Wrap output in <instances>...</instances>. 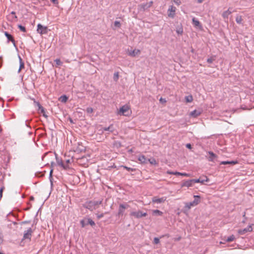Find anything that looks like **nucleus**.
Masks as SVG:
<instances>
[{"instance_id":"1","label":"nucleus","mask_w":254,"mask_h":254,"mask_svg":"<svg viewBox=\"0 0 254 254\" xmlns=\"http://www.w3.org/2000/svg\"><path fill=\"white\" fill-rule=\"evenodd\" d=\"M102 201H86L82 204V206L86 209H89L91 211L97 209L100 204L102 203Z\"/></svg>"},{"instance_id":"2","label":"nucleus","mask_w":254,"mask_h":254,"mask_svg":"<svg viewBox=\"0 0 254 254\" xmlns=\"http://www.w3.org/2000/svg\"><path fill=\"white\" fill-rule=\"evenodd\" d=\"M33 104L34 107L39 114H42V116L46 119H48V116L46 114V109L40 104L39 102H37L33 99Z\"/></svg>"},{"instance_id":"3","label":"nucleus","mask_w":254,"mask_h":254,"mask_svg":"<svg viewBox=\"0 0 254 254\" xmlns=\"http://www.w3.org/2000/svg\"><path fill=\"white\" fill-rule=\"evenodd\" d=\"M193 201L190 202H188L186 204L185 207L188 209H190L191 207L197 205L200 202V197L199 195H194Z\"/></svg>"},{"instance_id":"4","label":"nucleus","mask_w":254,"mask_h":254,"mask_svg":"<svg viewBox=\"0 0 254 254\" xmlns=\"http://www.w3.org/2000/svg\"><path fill=\"white\" fill-rule=\"evenodd\" d=\"M80 223L82 228L85 227L88 224L90 225L92 227L95 226V222L91 218H84L80 220Z\"/></svg>"},{"instance_id":"5","label":"nucleus","mask_w":254,"mask_h":254,"mask_svg":"<svg viewBox=\"0 0 254 254\" xmlns=\"http://www.w3.org/2000/svg\"><path fill=\"white\" fill-rule=\"evenodd\" d=\"M129 207V205L127 203L120 204L119 205L117 215L119 216H123L124 214L125 210L128 208Z\"/></svg>"},{"instance_id":"6","label":"nucleus","mask_w":254,"mask_h":254,"mask_svg":"<svg viewBox=\"0 0 254 254\" xmlns=\"http://www.w3.org/2000/svg\"><path fill=\"white\" fill-rule=\"evenodd\" d=\"M131 216H133L136 218H140L142 217H145L147 215L146 212H143L141 211L138 210L137 211H133L130 213Z\"/></svg>"},{"instance_id":"7","label":"nucleus","mask_w":254,"mask_h":254,"mask_svg":"<svg viewBox=\"0 0 254 254\" xmlns=\"http://www.w3.org/2000/svg\"><path fill=\"white\" fill-rule=\"evenodd\" d=\"M37 32L40 34H45L48 33V29L47 27L43 26L41 24L37 25Z\"/></svg>"},{"instance_id":"8","label":"nucleus","mask_w":254,"mask_h":254,"mask_svg":"<svg viewBox=\"0 0 254 254\" xmlns=\"http://www.w3.org/2000/svg\"><path fill=\"white\" fill-rule=\"evenodd\" d=\"M176 7L174 5H170L168 10V15L169 17L174 18L175 15Z\"/></svg>"},{"instance_id":"9","label":"nucleus","mask_w":254,"mask_h":254,"mask_svg":"<svg viewBox=\"0 0 254 254\" xmlns=\"http://www.w3.org/2000/svg\"><path fill=\"white\" fill-rule=\"evenodd\" d=\"M253 231V228L252 225H249L247 228H245L243 229H240L238 230V232L240 235H244L247 232H250Z\"/></svg>"},{"instance_id":"10","label":"nucleus","mask_w":254,"mask_h":254,"mask_svg":"<svg viewBox=\"0 0 254 254\" xmlns=\"http://www.w3.org/2000/svg\"><path fill=\"white\" fill-rule=\"evenodd\" d=\"M202 110L199 109L198 110H194L190 113V115L192 118H197L202 113Z\"/></svg>"},{"instance_id":"11","label":"nucleus","mask_w":254,"mask_h":254,"mask_svg":"<svg viewBox=\"0 0 254 254\" xmlns=\"http://www.w3.org/2000/svg\"><path fill=\"white\" fill-rule=\"evenodd\" d=\"M194 182L193 179L185 181L182 183L181 185V187H187L189 188L192 186Z\"/></svg>"},{"instance_id":"12","label":"nucleus","mask_w":254,"mask_h":254,"mask_svg":"<svg viewBox=\"0 0 254 254\" xmlns=\"http://www.w3.org/2000/svg\"><path fill=\"white\" fill-rule=\"evenodd\" d=\"M166 199V198L165 197H162L161 198H158L157 197H153L152 198V202L153 203H161L164 202Z\"/></svg>"},{"instance_id":"13","label":"nucleus","mask_w":254,"mask_h":254,"mask_svg":"<svg viewBox=\"0 0 254 254\" xmlns=\"http://www.w3.org/2000/svg\"><path fill=\"white\" fill-rule=\"evenodd\" d=\"M204 179H202L201 177L197 179H193L194 183H201V184H203L205 182H208L209 179L206 177H204Z\"/></svg>"},{"instance_id":"14","label":"nucleus","mask_w":254,"mask_h":254,"mask_svg":"<svg viewBox=\"0 0 254 254\" xmlns=\"http://www.w3.org/2000/svg\"><path fill=\"white\" fill-rule=\"evenodd\" d=\"M149 8V7H148L146 3H144L138 5V9L139 11L144 12Z\"/></svg>"},{"instance_id":"15","label":"nucleus","mask_w":254,"mask_h":254,"mask_svg":"<svg viewBox=\"0 0 254 254\" xmlns=\"http://www.w3.org/2000/svg\"><path fill=\"white\" fill-rule=\"evenodd\" d=\"M128 110L129 108L127 106H123L120 109L119 114H122L124 116H127L126 113V112H128Z\"/></svg>"},{"instance_id":"16","label":"nucleus","mask_w":254,"mask_h":254,"mask_svg":"<svg viewBox=\"0 0 254 254\" xmlns=\"http://www.w3.org/2000/svg\"><path fill=\"white\" fill-rule=\"evenodd\" d=\"M4 35L7 38L8 42L11 41L13 44L14 46H15V40L13 36L6 31L4 32Z\"/></svg>"},{"instance_id":"17","label":"nucleus","mask_w":254,"mask_h":254,"mask_svg":"<svg viewBox=\"0 0 254 254\" xmlns=\"http://www.w3.org/2000/svg\"><path fill=\"white\" fill-rule=\"evenodd\" d=\"M32 235V229L30 228L27 230V232L24 233L23 239H28L30 240V237Z\"/></svg>"},{"instance_id":"18","label":"nucleus","mask_w":254,"mask_h":254,"mask_svg":"<svg viewBox=\"0 0 254 254\" xmlns=\"http://www.w3.org/2000/svg\"><path fill=\"white\" fill-rule=\"evenodd\" d=\"M71 162L70 159L66 160L65 162H63L64 165H62V168L64 170H68L70 169V165Z\"/></svg>"},{"instance_id":"19","label":"nucleus","mask_w":254,"mask_h":254,"mask_svg":"<svg viewBox=\"0 0 254 254\" xmlns=\"http://www.w3.org/2000/svg\"><path fill=\"white\" fill-rule=\"evenodd\" d=\"M209 157L208 158L209 161L213 162L217 157V155L212 151H209L208 152Z\"/></svg>"},{"instance_id":"20","label":"nucleus","mask_w":254,"mask_h":254,"mask_svg":"<svg viewBox=\"0 0 254 254\" xmlns=\"http://www.w3.org/2000/svg\"><path fill=\"white\" fill-rule=\"evenodd\" d=\"M192 24L194 27H198L199 28H202V25L200 22L195 17H193L192 19Z\"/></svg>"},{"instance_id":"21","label":"nucleus","mask_w":254,"mask_h":254,"mask_svg":"<svg viewBox=\"0 0 254 254\" xmlns=\"http://www.w3.org/2000/svg\"><path fill=\"white\" fill-rule=\"evenodd\" d=\"M238 163V161L237 160H235V161H222L220 162V165H235V164H237Z\"/></svg>"},{"instance_id":"22","label":"nucleus","mask_w":254,"mask_h":254,"mask_svg":"<svg viewBox=\"0 0 254 254\" xmlns=\"http://www.w3.org/2000/svg\"><path fill=\"white\" fill-rule=\"evenodd\" d=\"M140 51L139 50H134L129 53V55L131 57H135L136 55L140 54Z\"/></svg>"},{"instance_id":"23","label":"nucleus","mask_w":254,"mask_h":254,"mask_svg":"<svg viewBox=\"0 0 254 254\" xmlns=\"http://www.w3.org/2000/svg\"><path fill=\"white\" fill-rule=\"evenodd\" d=\"M56 159L57 164L62 167V165H64L62 159L58 157L57 155H56Z\"/></svg>"},{"instance_id":"24","label":"nucleus","mask_w":254,"mask_h":254,"mask_svg":"<svg viewBox=\"0 0 254 254\" xmlns=\"http://www.w3.org/2000/svg\"><path fill=\"white\" fill-rule=\"evenodd\" d=\"M67 100L68 97L65 95L61 96L59 98V100L62 103H65Z\"/></svg>"},{"instance_id":"25","label":"nucleus","mask_w":254,"mask_h":254,"mask_svg":"<svg viewBox=\"0 0 254 254\" xmlns=\"http://www.w3.org/2000/svg\"><path fill=\"white\" fill-rule=\"evenodd\" d=\"M153 214L154 215H159L161 216L163 214V212L159 210H154L153 211Z\"/></svg>"},{"instance_id":"26","label":"nucleus","mask_w":254,"mask_h":254,"mask_svg":"<svg viewBox=\"0 0 254 254\" xmlns=\"http://www.w3.org/2000/svg\"><path fill=\"white\" fill-rule=\"evenodd\" d=\"M19 61H20V66L18 69V72H19L24 67V64L22 61V59L20 57H19Z\"/></svg>"},{"instance_id":"27","label":"nucleus","mask_w":254,"mask_h":254,"mask_svg":"<svg viewBox=\"0 0 254 254\" xmlns=\"http://www.w3.org/2000/svg\"><path fill=\"white\" fill-rule=\"evenodd\" d=\"M185 100L187 102L190 103L192 101L193 98L191 95H189L185 97Z\"/></svg>"},{"instance_id":"28","label":"nucleus","mask_w":254,"mask_h":254,"mask_svg":"<svg viewBox=\"0 0 254 254\" xmlns=\"http://www.w3.org/2000/svg\"><path fill=\"white\" fill-rule=\"evenodd\" d=\"M243 21L242 17L240 15H238L236 18V21L238 24H241Z\"/></svg>"},{"instance_id":"29","label":"nucleus","mask_w":254,"mask_h":254,"mask_svg":"<svg viewBox=\"0 0 254 254\" xmlns=\"http://www.w3.org/2000/svg\"><path fill=\"white\" fill-rule=\"evenodd\" d=\"M78 161L79 163H83L84 164H85V162L87 161V159L86 157H82L81 158L78 159Z\"/></svg>"},{"instance_id":"30","label":"nucleus","mask_w":254,"mask_h":254,"mask_svg":"<svg viewBox=\"0 0 254 254\" xmlns=\"http://www.w3.org/2000/svg\"><path fill=\"white\" fill-rule=\"evenodd\" d=\"M121 167L123 168L124 169L127 170L128 171H135L136 170V169H135V168L128 167L126 166L122 165V166H121Z\"/></svg>"},{"instance_id":"31","label":"nucleus","mask_w":254,"mask_h":254,"mask_svg":"<svg viewBox=\"0 0 254 254\" xmlns=\"http://www.w3.org/2000/svg\"><path fill=\"white\" fill-rule=\"evenodd\" d=\"M138 160L141 163H145L146 161V158L144 155H141L138 157Z\"/></svg>"},{"instance_id":"32","label":"nucleus","mask_w":254,"mask_h":254,"mask_svg":"<svg viewBox=\"0 0 254 254\" xmlns=\"http://www.w3.org/2000/svg\"><path fill=\"white\" fill-rule=\"evenodd\" d=\"M44 175L43 172H37L35 173V176L37 177H42Z\"/></svg>"},{"instance_id":"33","label":"nucleus","mask_w":254,"mask_h":254,"mask_svg":"<svg viewBox=\"0 0 254 254\" xmlns=\"http://www.w3.org/2000/svg\"><path fill=\"white\" fill-rule=\"evenodd\" d=\"M235 239V236L232 235L230 236V237H228L227 239L226 240V241L227 242H230L233 241Z\"/></svg>"},{"instance_id":"34","label":"nucleus","mask_w":254,"mask_h":254,"mask_svg":"<svg viewBox=\"0 0 254 254\" xmlns=\"http://www.w3.org/2000/svg\"><path fill=\"white\" fill-rule=\"evenodd\" d=\"M231 13V12L229 11L228 10H226L225 11H224L223 14H222V16L223 17L225 18V17H227Z\"/></svg>"},{"instance_id":"35","label":"nucleus","mask_w":254,"mask_h":254,"mask_svg":"<svg viewBox=\"0 0 254 254\" xmlns=\"http://www.w3.org/2000/svg\"><path fill=\"white\" fill-rule=\"evenodd\" d=\"M119 75L118 72H115L114 74V80L117 81L119 79Z\"/></svg>"},{"instance_id":"36","label":"nucleus","mask_w":254,"mask_h":254,"mask_svg":"<svg viewBox=\"0 0 254 254\" xmlns=\"http://www.w3.org/2000/svg\"><path fill=\"white\" fill-rule=\"evenodd\" d=\"M55 62H56V64L57 66L62 65V64H63V63L61 62V61L59 59H56L55 60Z\"/></svg>"},{"instance_id":"37","label":"nucleus","mask_w":254,"mask_h":254,"mask_svg":"<svg viewBox=\"0 0 254 254\" xmlns=\"http://www.w3.org/2000/svg\"><path fill=\"white\" fill-rule=\"evenodd\" d=\"M113 127V126L112 125L111 126H110L109 127H105L104 130H105V131H109L110 132H113V130L111 129V128Z\"/></svg>"},{"instance_id":"38","label":"nucleus","mask_w":254,"mask_h":254,"mask_svg":"<svg viewBox=\"0 0 254 254\" xmlns=\"http://www.w3.org/2000/svg\"><path fill=\"white\" fill-rule=\"evenodd\" d=\"M215 60V59L213 57H211L207 59V62L209 64H211Z\"/></svg>"},{"instance_id":"39","label":"nucleus","mask_w":254,"mask_h":254,"mask_svg":"<svg viewBox=\"0 0 254 254\" xmlns=\"http://www.w3.org/2000/svg\"><path fill=\"white\" fill-rule=\"evenodd\" d=\"M18 28L22 32H25L26 31V28L24 26L21 25H18Z\"/></svg>"},{"instance_id":"40","label":"nucleus","mask_w":254,"mask_h":254,"mask_svg":"<svg viewBox=\"0 0 254 254\" xmlns=\"http://www.w3.org/2000/svg\"><path fill=\"white\" fill-rule=\"evenodd\" d=\"M153 243L154 244H158L160 243V240L158 238L155 237L154 238Z\"/></svg>"},{"instance_id":"41","label":"nucleus","mask_w":254,"mask_h":254,"mask_svg":"<svg viewBox=\"0 0 254 254\" xmlns=\"http://www.w3.org/2000/svg\"><path fill=\"white\" fill-rule=\"evenodd\" d=\"M114 26L117 27H120L121 23L119 21H115L114 22Z\"/></svg>"},{"instance_id":"42","label":"nucleus","mask_w":254,"mask_h":254,"mask_svg":"<svg viewBox=\"0 0 254 254\" xmlns=\"http://www.w3.org/2000/svg\"><path fill=\"white\" fill-rule=\"evenodd\" d=\"M96 215H97V217L98 219H101V218H102L104 215V213H97L96 214Z\"/></svg>"},{"instance_id":"43","label":"nucleus","mask_w":254,"mask_h":254,"mask_svg":"<svg viewBox=\"0 0 254 254\" xmlns=\"http://www.w3.org/2000/svg\"><path fill=\"white\" fill-rule=\"evenodd\" d=\"M30 120H27L25 121V125L29 128H31L30 125Z\"/></svg>"},{"instance_id":"44","label":"nucleus","mask_w":254,"mask_h":254,"mask_svg":"<svg viewBox=\"0 0 254 254\" xmlns=\"http://www.w3.org/2000/svg\"><path fill=\"white\" fill-rule=\"evenodd\" d=\"M93 109L91 107H88L86 109V111L88 113H92L93 112Z\"/></svg>"},{"instance_id":"45","label":"nucleus","mask_w":254,"mask_h":254,"mask_svg":"<svg viewBox=\"0 0 254 254\" xmlns=\"http://www.w3.org/2000/svg\"><path fill=\"white\" fill-rule=\"evenodd\" d=\"M180 176H183L185 177H190V174H188L186 173H181Z\"/></svg>"},{"instance_id":"46","label":"nucleus","mask_w":254,"mask_h":254,"mask_svg":"<svg viewBox=\"0 0 254 254\" xmlns=\"http://www.w3.org/2000/svg\"><path fill=\"white\" fill-rule=\"evenodd\" d=\"M51 1L56 5H57L59 3L58 0H51Z\"/></svg>"},{"instance_id":"47","label":"nucleus","mask_w":254,"mask_h":254,"mask_svg":"<svg viewBox=\"0 0 254 254\" xmlns=\"http://www.w3.org/2000/svg\"><path fill=\"white\" fill-rule=\"evenodd\" d=\"M150 163L152 164H156V162L154 159H152L151 161H150Z\"/></svg>"},{"instance_id":"48","label":"nucleus","mask_w":254,"mask_h":254,"mask_svg":"<svg viewBox=\"0 0 254 254\" xmlns=\"http://www.w3.org/2000/svg\"><path fill=\"white\" fill-rule=\"evenodd\" d=\"M146 3L148 5V7L150 8L152 6V5L153 4V1H150L149 2Z\"/></svg>"},{"instance_id":"49","label":"nucleus","mask_w":254,"mask_h":254,"mask_svg":"<svg viewBox=\"0 0 254 254\" xmlns=\"http://www.w3.org/2000/svg\"><path fill=\"white\" fill-rule=\"evenodd\" d=\"M186 147L189 149L191 148V145L190 143H188L186 144Z\"/></svg>"},{"instance_id":"50","label":"nucleus","mask_w":254,"mask_h":254,"mask_svg":"<svg viewBox=\"0 0 254 254\" xmlns=\"http://www.w3.org/2000/svg\"><path fill=\"white\" fill-rule=\"evenodd\" d=\"M174 172H172V171H171L169 170L167 171V174H168L174 175Z\"/></svg>"},{"instance_id":"51","label":"nucleus","mask_w":254,"mask_h":254,"mask_svg":"<svg viewBox=\"0 0 254 254\" xmlns=\"http://www.w3.org/2000/svg\"><path fill=\"white\" fill-rule=\"evenodd\" d=\"M181 173L179 172H174V175L176 176H180Z\"/></svg>"},{"instance_id":"52","label":"nucleus","mask_w":254,"mask_h":254,"mask_svg":"<svg viewBox=\"0 0 254 254\" xmlns=\"http://www.w3.org/2000/svg\"><path fill=\"white\" fill-rule=\"evenodd\" d=\"M53 172V169H51L50 172V178H52V177Z\"/></svg>"},{"instance_id":"53","label":"nucleus","mask_w":254,"mask_h":254,"mask_svg":"<svg viewBox=\"0 0 254 254\" xmlns=\"http://www.w3.org/2000/svg\"><path fill=\"white\" fill-rule=\"evenodd\" d=\"M116 143L118 144V147H121L122 146V145L120 142H116Z\"/></svg>"},{"instance_id":"54","label":"nucleus","mask_w":254,"mask_h":254,"mask_svg":"<svg viewBox=\"0 0 254 254\" xmlns=\"http://www.w3.org/2000/svg\"><path fill=\"white\" fill-rule=\"evenodd\" d=\"M11 14L14 15L15 18H16V16H15V12L14 11H12L11 12Z\"/></svg>"},{"instance_id":"55","label":"nucleus","mask_w":254,"mask_h":254,"mask_svg":"<svg viewBox=\"0 0 254 254\" xmlns=\"http://www.w3.org/2000/svg\"><path fill=\"white\" fill-rule=\"evenodd\" d=\"M204 0H197V1L198 3H201Z\"/></svg>"},{"instance_id":"56","label":"nucleus","mask_w":254,"mask_h":254,"mask_svg":"<svg viewBox=\"0 0 254 254\" xmlns=\"http://www.w3.org/2000/svg\"><path fill=\"white\" fill-rule=\"evenodd\" d=\"M28 134H29V135H30L31 134H32V132L31 131H29L28 132Z\"/></svg>"},{"instance_id":"57","label":"nucleus","mask_w":254,"mask_h":254,"mask_svg":"<svg viewBox=\"0 0 254 254\" xmlns=\"http://www.w3.org/2000/svg\"><path fill=\"white\" fill-rule=\"evenodd\" d=\"M70 123H73V121H72V119H70Z\"/></svg>"},{"instance_id":"58","label":"nucleus","mask_w":254,"mask_h":254,"mask_svg":"<svg viewBox=\"0 0 254 254\" xmlns=\"http://www.w3.org/2000/svg\"><path fill=\"white\" fill-rule=\"evenodd\" d=\"M54 164V162H52V163H51V165L53 166V164Z\"/></svg>"},{"instance_id":"59","label":"nucleus","mask_w":254,"mask_h":254,"mask_svg":"<svg viewBox=\"0 0 254 254\" xmlns=\"http://www.w3.org/2000/svg\"><path fill=\"white\" fill-rule=\"evenodd\" d=\"M30 200H32V196H31L30 197Z\"/></svg>"},{"instance_id":"60","label":"nucleus","mask_w":254,"mask_h":254,"mask_svg":"<svg viewBox=\"0 0 254 254\" xmlns=\"http://www.w3.org/2000/svg\"><path fill=\"white\" fill-rule=\"evenodd\" d=\"M160 101H163V100L162 99V98L160 99Z\"/></svg>"},{"instance_id":"61","label":"nucleus","mask_w":254,"mask_h":254,"mask_svg":"<svg viewBox=\"0 0 254 254\" xmlns=\"http://www.w3.org/2000/svg\"><path fill=\"white\" fill-rule=\"evenodd\" d=\"M160 101H163V100L162 99V98L160 99Z\"/></svg>"}]
</instances>
